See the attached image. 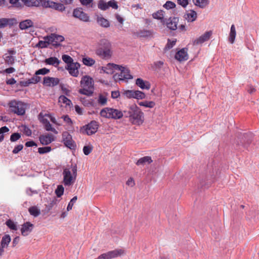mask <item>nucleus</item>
I'll use <instances>...</instances> for the list:
<instances>
[{"instance_id":"f257e3e1","label":"nucleus","mask_w":259,"mask_h":259,"mask_svg":"<svg viewBox=\"0 0 259 259\" xmlns=\"http://www.w3.org/2000/svg\"><path fill=\"white\" fill-rule=\"evenodd\" d=\"M124 116L128 117L133 124L139 125L144 122V114L135 104L132 105L127 110L124 111Z\"/></svg>"},{"instance_id":"f03ea898","label":"nucleus","mask_w":259,"mask_h":259,"mask_svg":"<svg viewBox=\"0 0 259 259\" xmlns=\"http://www.w3.org/2000/svg\"><path fill=\"white\" fill-rule=\"evenodd\" d=\"M96 50L97 55L102 59H107L111 57L113 52L111 43L106 39H102L97 44Z\"/></svg>"},{"instance_id":"7ed1b4c3","label":"nucleus","mask_w":259,"mask_h":259,"mask_svg":"<svg viewBox=\"0 0 259 259\" xmlns=\"http://www.w3.org/2000/svg\"><path fill=\"white\" fill-rule=\"evenodd\" d=\"M77 167L76 165H71L63 169V183L65 186H70L75 182L77 177Z\"/></svg>"},{"instance_id":"20e7f679","label":"nucleus","mask_w":259,"mask_h":259,"mask_svg":"<svg viewBox=\"0 0 259 259\" xmlns=\"http://www.w3.org/2000/svg\"><path fill=\"white\" fill-rule=\"evenodd\" d=\"M80 85L82 89L79 90L80 94L89 96L93 94L94 81L91 77L87 75L82 77L80 81Z\"/></svg>"},{"instance_id":"39448f33","label":"nucleus","mask_w":259,"mask_h":259,"mask_svg":"<svg viewBox=\"0 0 259 259\" xmlns=\"http://www.w3.org/2000/svg\"><path fill=\"white\" fill-rule=\"evenodd\" d=\"M8 106L11 112L22 116L25 114L27 104L21 101L13 100L9 102Z\"/></svg>"},{"instance_id":"423d86ee","label":"nucleus","mask_w":259,"mask_h":259,"mask_svg":"<svg viewBox=\"0 0 259 259\" xmlns=\"http://www.w3.org/2000/svg\"><path fill=\"white\" fill-rule=\"evenodd\" d=\"M100 115L106 118H113L118 119L124 116V112L112 108L106 107L102 109L100 111Z\"/></svg>"},{"instance_id":"0eeeda50","label":"nucleus","mask_w":259,"mask_h":259,"mask_svg":"<svg viewBox=\"0 0 259 259\" xmlns=\"http://www.w3.org/2000/svg\"><path fill=\"white\" fill-rule=\"evenodd\" d=\"M62 142L64 145L70 149L74 150L76 147L72 136L68 132H64L62 133Z\"/></svg>"},{"instance_id":"6e6552de","label":"nucleus","mask_w":259,"mask_h":259,"mask_svg":"<svg viewBox=\"0 0 259 259\" xmlns=\"http://www.w3.org/2000/svg\"><path fill=\"white\" fill-rule=\"evenodd\" d=\"M124 253V251L123 249H117L103 253L96 259H111L121 256Z\"/></svg>"},{"instance_id":"1a4fd4ad","label":"nucleus","mask_w":259,"mask_h":259,"mask_svg":"<svg viewBox=\"0 0 259 259\" xmlns=\"http://www.w3.org/2000/svg\"><path fill=\"white\" fill-rule=\"evenodd\" d=\"M110 65L111 66V65ZM111 66L116 67L118 70L120 71L118 75L120 80H127L133 78V76L130 74V70L127 68L118 65H111Z\"/></svg>"},{"instance_id":"9d476101","label":"nucleus","mask_w":259,"mask_h":259,"mask_svg":"<svg viewBox=\"0 0 259 259\" xmlns=\"http://www.w3.org/2000/svg\"><path fill=\"white\" fill-rule=\"evenodd\" d=\"M47 38L50 41V44L55 47L60 46V43L64 40V36L55 33L47 35Z\"/></svg>"},{"instance_id":"9b49d317","label":"nucleus","mask_w":259,"mask_h":259,"mask_svg":"<svg viewBox=\"0 0 259 259\" xmlns=\"http://www.w3.org/2000/svg\"><path fill=\"white\" fill-rule=\"evenodd\" d=\"M123 94L128 98H135L139 100L145 98V94L140 91L126 90L124 92Z\"/></svg>"},{"instance_id":"f8f14e48","label":"nucleus","mask_w":259,"mask_h":259,"mask_svg":"<svg viewBox=\"0 0 259 259\" xmlns=\"http://www.w3.org/2000/svg\"><path fill=\"white\" fill-rule=\"evenodd\" d=\"M83 127L85 128V133L88 135H92L97 132L99 127V124L98 122L93 120Z\"/></svg>"},{"instance_id":"ddd939ff","label":"nucleus","mask_w":259,"mask_h":259,"mask_svg":"<svg viewBox=\"0 0 259 259\" xmlns=\"http://www.w3.org/2000/svg\"><path fill=\"white\" fill-rule=\"evenodd\" d=\"M73 16L84 22L89 21V16L82 11L81 8L75 9L73 10Z\"/></svg>"},{"instance_id":"4468645a","label":"nucleus","mask_w":259,"mask_h":259,"mask_svg":"<svg viewBox=\"0 0 259 259\" xmlns=\"http://www.w3.org/2000/svg\"><path fill=\"white\" fill-rule=\"evenodd\" d=\"M80 67V64L77 62H73L67 65L66 69L68 70L69 74L74 77H77L78 75V68Z\"/></svg>"},{"instance_id":"2eb2a0df","label":"nucleus","mask_w":259,"mask_h":259,"mask_svg":"<svg viewBox=\"0 0 259 259\" xmlns=\"http://www.w3.org/2000/svg\"><path fill=\"white\" fill-rule=\"evenodd\" d=\"M175 59L180 62L185 61L188 59V49L183 48L176 53Z\"/></svg>"},{"instance_id":"dca6fc26","label":"nucleus","mask_w":259,"mask_h":259,"mask_svg":"<svg viewBox=\"0 0 259 259\" xmlns=\"http://www.w3.org/2000/svg\"><path fill=\"white\" fill-rule=\"evenodd\" d=\"M42 145H47L55 140L54 136L51 134H46L40 135L39 138Z\"/></svg>"},{"instance_id":"f3484780","label":"nucleus","mask_w":259,"mask_h":259,"mask_svg":"<svg viewBox=\"0 0 259 259\" xmlns=\"http://www.w3.org/2000/svg\"><path fill=\"white\" fill-rule=\"evenodd\" d=\"M59 81L58 78L46 76L44 78L43 84L48 87H54L58 85Z\"/></svg>"},{"instance_id":"a211bd4d","label":"nucleus","mask_w":259,"mask_h":259,"mask_svg":"<svg viewBox=\"0 0 259 259\" xmlns=\"http://www.w3.org/2000/svg\"><path fill=\"white\" fill-rule=\"evenodd\" d=\"M212 34L211 31H206L203 34L199 36L198 38L195 39L193 41L194 45H197L201 44L204 42L208 40Z\"/></svg>"},{"instance_id":"6ab92c4d","label":"nucleus","mask_w":259,"mask_h":259,"mask_svg":"<svg viewBox=\"0 0 259 259\" xmlns=\"http://www.w3.org/2000/svg\"><path fill=\"white\" fill-rule=\"evenodd\" d=\"M33 227V225L29 222L24 223L21 229V234L24 236H27L31 232Z\"/></svg>"},{"instance_id":"aec40b11","label":"nucleus","mask_w":259,"mask_h":259,"mask_svg":"<svg viewBox=\"0 0 259 259\" xmlns=\"http://www.w3.org/2000/svg\"><path fill=\"white\" fill-rule=\"evenodd\" d=\"M185 19L189 22L195 21L197 18V13L193 10H190L185 14Z\"/></svg>"},{"instance_id":"412c9836","label":"nucleus","mask_w":259,"mask_h":259,"mask_svg":"<svg viewBox=\"0 0 259 259\" xmlns=\"http://www.w3.org/2000/svg\"><path fill=\"white\" fill-rule=\"evenodd\" d=\"M178 21L179 19L178 18H169L166 22L167 27L172 30L177 29Z\"/></svg>"},{"instance_id":"4be33fe9","label":"nucleus","mask_w":259,"mask_h":259,"mask_svg":"<svg viewBox=\"0 0 259 259\" xmlns=\"http://www.w3.org/2000/svg\"><path fill=\"white\" fill-rule=\"evenodd\" d=\"M136 84L142 90H149L151 87L148 81L140 78L136 79Z\"/></svg>"},{"instance_id":"5701e85b","label":"nucleus","mask_w":259,"mask_h":259,"mask_svg":"<svg viewBox=\"0 0 259 259\" xmlns=\"http://www.w3.org/2000/svg\"><path fill=\"white\" fill-rule=\"evenodd\" d=\"M60 62L61 61L55 57H51L45 60V63L46 64L53 65L55 67L58 66Z\"/></svg>"},{"instance_id":"b1692460","label":"nucleus","mask_w":259,"mask_h":259,"mask_svg":"<svg viewBox=\"0 0 259 259\" xmlns=\"http://www.w3.org/2000/svg\"><path fill=\"white\" fill-rule=\"evenodd\" d=\"M33 26V22L30 19H26L19 23V27L22 30L27 29Z\"/></svg>"},{"instance_id":"393cba45","label":"nucleus","mask_w":259,"mask_h":259,"mask_svg":"<svg viewBox=\"0 0 259 259\" xmlns=\"http://www.w3.org/2000/svg\"><path fill=\"white\" fill-rule=\"evenodd\" d=\"M152 158L150 156H144L140 158L136 163L138 166L145 165L146 164H150L152 162Z\"/></svg>"},{"instance_id":"a878e982","label":"nucleus","mask_w":259,"mask_h":259,"mask_svg":"<svg viewBox=\"0 0 259 259\" xmlns=\"http://www.w3.org/2000/svg\"><path fill=\"white\" fill-rule=\"evenodd\" d=\"M236 35V31L235 27L234 24H232L231 26L230 32L229 33V38H228L229 41L231 44H233L234 42Z\"/></svg>"},{"instance_id":"bb28decb","label":"nucleus","mask_w":259,"mask_h":259,"mask_svg":"<svg viewBox=\"0 0 259 259\" xmlns=\"http://www.w3.org/2000/svg\"><path fill=\"white\" fill-rule=\"evenodd\" d=\"M97 21L98 24L103 27L108 28L110 26L109 21L103 17H98Z\"/></svg>"},{"instance_id":"cd10ccee","label":"nucleus","mask_w":259,"mask_h":259,"mask_svg":"<svg viewBox=\"0 0 259 259\" xmlns=\"http://www.w3.org/2000/svg\"><path fill=\"white\" fill-rule=\"evenodd\" d=\"M152 35V32L151 30L146 29L140 30L137 32V36L140 37H149Z\"/></svg>"},{"instance_id":"c85d7f7f","label":"nucleus","mask_w":259,"mask_h":259,"mask_svg":"<svg viewBox=\"0 0 259 259\" xmlns=\"http://www.w3.org/2000/svg\"><path fill=\"white\" fill-rule=\"evenodd\" d=\"M11 237L9 235H4L1 241V248L3 249L8 246V244L11 241Z\"/></svg>"},{"instance_id":"c756f323","label":"nucleus","mask_w":259,"mask_h":259,"mask_svg":"<svg viewBox=\"0 0 259 259\" xmlns=\"http://www.w3.org/2000/svg\"><path fill=\"white\" fill-rule=\"evenodd\" d=\"M44 40H39L36 46L40 48H46L50 45V41L47 38V36L44 37Z\"/></svg>"},{"instance_id":"7c9ffc66","label":"nucleus","mask_w":259,"mask_h":259,"mask_svg":"<svg viewBox=\"0 0 259 259\" xmlns=\"http://www.w3.org/2000/svg\"><path fill=\"white\" fill-rule=\"evenodd\" d=\"M193 4L200 8H205L208 4V0H192Z\"/></svg>"},{"instance_id":"2f4dec72","label":"nucleus","mask_w":259,"mask_h":259,"mask_svg":"<svg viewBox=\"0 0 259 259\" xmlns=\"http://www.w3.org/2000/svg\"><path fill=\"white\" fill-rule=\"evenodd\" d=\"M110 65H116L114 63H108L106 66L103 67V71L107 74H112L113 72V70H117L116 67L113 66H110Z\"/></svg>"},{"instance_id":"473e14b6","label":"nucleus","mask_w":259,"mask_h":259,"mask_svg":"<svg viewBox=\"0 0 259 259\" xmlns=\"http://www.w3.org/2000/svg\"><path fill=\"white\" fill-rule=\"evenodd\" d=\"M49 116H51L50 114H43L42 112H40L38 116V118L39 120L40 121V122L43 124H46V123H48L49 122L48 119L46 118V117H48L49 118Z\"/></svg>"},{"instance_id":"72a5a7b5","label":"nucleus","mask_w":259,"mask_h":259,"mask_svg":"<svg viewBox=\"0 0 259 259\" xmlns=\"http://www.w3.org/2000/svg\"><path fill=\"white\" fill-rule=\"evenodd\" d=\"M164 12L163 10H159L152 14L153 18L160 20L161 22L163 21Z\"/></svg>"},{"instance_id":"f704fd0d","label":"nucleus","mask_w":259,"mask_h":259,"mask_svg":"<svg viewBox=\"0 0 259 259\" xmlns=\"http://www.w3.org/2000/svg\"><path fill=\"white\" fill-rule=\"evenodd\" d=\"M28 210L30 214L34 217L38 216L40 213V210L36 206L30 207Z\"/></svg>"},{"instance_id":"c9c22d12","label":"nucleus","mask_w":259,"mask_h":259,"mask_svg":"<svg viewBox=\"0 0 259 259\" xmlns=\"http://www.w3.org/2000/svg\"><path fill=\"white\" fill-rule=\"evenodd\" d=\"M82 62L85 65L92 66L95 64V61L91 58L86 57L82 59Z\"/></svg>"},{"instance_id":"e433bc0d","label":"nucleus","mask_w":259,"mask_h":259,"mask_svg":"<svg viewBox=\"0 0 259 259\" xmlns=\"http://www.w3.org/2000/svg\"><path fill=\"white\" fill-rule=\"evenodd\" d=\"M139 104L142 106H144L148 108H153L155 106V103L153 101H145L140 102Z\"/></svg>"},{"instance_id":"4c0bfd02","label":"nucleus","mask_w":259,"mask_h":259,"mask_svg":"<svg viewBox=\"0 0 259 259\" xmlns=\"http://www.w3.org/2000/svg\"><path fill=\"white\" fill-rule=\"evenodd\" d=\"M98 7L99 9L103 11H105L109 8L108 2L106 3L102 0L100 1L99 2L98 4Z\"/></svg>"},{"instance_id":"58836bf2","label":"nucleus","mask_w":259,"mask_h":259,"mask_svg":"<svg viewBox=\"0 0 259 259\" xmlns=\"http://www.w3.org/2000/svg\"><path fill=\"white\" fill-rule=\"evenodd\" d=\"M9 131V128L6 126L0 128V142L3 141L4 138V134L6 133H8Z\"/></svg>"},{"instance_id":"ea45409f","label":"nucleus","mask_w":259,"mask_h":259,"mask_svg":"<svg viewBox=\"0 0 259 259\" xmlns=\"http://www.w3.org/2000/svg\"><path fill=\"white\" fill-rule=\"evenodd\" d=\"M59 102L65 104L66 105H70L71 104V101L64 95L59 97Z\"/></svg>"},{"instance_id":"a19ab883","label":"nucleus","mask_w":259,"mask_h":259,"mask_svg":"<svg viewBox=\"0 0 259 259\" xmlns=\"http://www.w3.org/2000/svg\"><path fill=\"white\" fill-rule=\"evenodd\" d=\"M64 188L62 185H58L55 190V193L58 197H60L64 193Z\"/></svg>"},{"instance_id":"79ce46f5","label":"nucleus","mask_w":259,"mask_h":259,"mask_svg":"<svg viewBox=\"0 0 259 259\" xmlns=\"http://www.w3.org/2000/svg\"><path fill=\"white\" fill-rule=\"evenodd\" d=\"M22 4L28 7L35 6L37 5L35 0H21Z\"/></svg>"},{"instance_id":"37998d69","label":"nucleus","mask_w":259,"mask_h":259,"mask_svg":"<svg viewBox=\"0 0 259 259\" xmlns=\"http://www.w3.org/2000/svg\"><path fill=\"white\" fill-rule=\"evenodd\" d=\"M5 60L7 64L8 65H12L15 62V58L11 55H7L5 54Z\"/></svg>"},{"instance_id":"c03bdc74","label":"nucleus","mask_w":259,"mask_h":259,"mask_svg":"<svg viewBox=\"0 0 259 259\" xmlns=\"http://www.w3.org/2000/svg\"><path fill=\"white\" fill-rule=\"evenodd\" d=\"M63 61L67 64V66L73 62V59L67 55H63L62 56Z\"/></svg>"},{"instance_id":"a18cd8bd","label":"nucleus","mask_w":259,"mask_h":259,"mask_svg":"<svg viewBox=\"0 0 259 259\" xmlns=\"http://www.w3.org/2000/svg\"><path fill=\"white\" fill-rule=\"evenodd\" d=\"M7 226L11 230H17V227L15 222L12 221L11 220H8L6 223Z\"/></svg>"},{"instance_id":"49530a36","label":"nucleus","mask_w":259,"mask_h":259,"mask_svg":"<svg viewBox=\"0 0 259 259\" xmlns=\"http://www.w3.org/2000/svg\"><path fill=\"white\" fill-rule=\"evenodd\" d=\"M51 150V147L49 146L39 147L38 149V152L40 154H43L50 152Z\"/></svg>"},{"instance_id":"de8ad7c7","label":"nucleus","mask_w":259,"mask_h":259,"mask_svg":"<svg viewBox=\"0 0 259 259\" xmlns=\"http://www.w3.org/2000/svg\"><path fill=\"white\" fill-rule=\"evenodd\" d=\"M9 2L13 7L21 8L22 7L21 0H9Z\"/></svg>"},{"instance_id":"09e8293b","label":"nucleus","mask_w":259,"mask_h":259,"mask_svg":"<svg viewBox=\"0 0 259 259\" xmlns=\"http://www.w3.org/2000/svg\"><path fill=\"white\" fill-rule=\"evenodd\" d=\"M44 126L47 131H51L55 134H58V132L56 130L55 128L52 127V125L50 122L46 123V124H44Z\"/></svg>"},{"instance_id":"8fccbe9b","label":"nucleus","mask_w":259,"mask_h":259,"mask_svg":"<svg viewBox=\"0 0 259 259\" xmlns=\"http://www.w3.org/2000/svg\"><path fill=\"white\" fill-rule=\"evenodd\" d=\"M49 72H50L49 69H48L46 68H41V69H40L37 70L35 72V74L36 75H40V74L45 75V74H48Z\"/></svg>"},{"instance_id":"3c124183","label":"nucleus","mask_w":259,"mask_h":259,"mask_svg":"<svg viewBox=\"0 0 259 259\" xmlns=\"http://www.w3.org/2000/svg\"><path fill=\"white\" fill-rule=\"evenodd\" d=\"M77 197L76 196L73 197L71 199V200L70 201V202H69L68 204V206L67 207V211H69L71 209H72V207H73V204H74V203H75L76 201L77 200Z\"/></svg>"},{"instance_id":"603ef678","label":"nucleus","mask_w":259,"mask_h":259,"mask_svg":"<svg viewBox=\"0 0 259 259\" xmlns=\"http://www.w3.org/2000/svg\"><path fill=\"white\" fill-rule=\"evenodd\" d=\"M175 7L176 4L171 1H167L163 5V7L167 10L174 8Z\"/></svg>"},{"instance_id":"864d4df0","label":"nucleus","mask_w":259,"mask_h":259,"mask_svg":"<svg viewBox=\"0 0 259 259\" xmlns=\"http://www.w3.org/2000/svg\"><path fill=\"white\" fill-rule=\"evenodd\" d=\"M98 101V103L101 105H104L107 103V98L102 95H100Z\"/></svg>"},{"instance_id":"5fc2aeb1","label":"nucleus","mask_w":259,"mask_h":259,"mask_svg":"<svg viewBox=\"0 0 259 259\" xmlns=\"http://www.w3.org/2000/svg\"><path fill=\"white\" fill-rule=\"evenodd\" d=\"M10 20L7 18L0 19V28L6 27L9 23Z\"/></svg>"},{"instance_id":"6e6d98bb","label":"nucleus","mask_w":259,"mask_h":259,"mask_svg":"<svg viewBox=\"0 0 259 259\" xmlns=\"http://www.w3.org/2000/svg\"><path fill=\"white\" fill-rule=\"evenodd\" d=\"M176 42V40H170L168 39L167 43L165 47V49L169 50V49L172 48L175 45Z\"/></svg>"},{"instance_id":"4d7b16f0","label":"nucleus","mask_w":259,"mask_h":259,"mask_svg":"<svg viewBox=\"0 0 259 259\" xmlns=\"http://www.w3.org/2000/svg\"><path fill=\"white\" fill-rule=\"evenodd\" d=\"M21 137V135L19 133H15L13 134L10 137L11 142H15L19 140Z\"/></svg>"},{"instance_id":"13d9d810","label":"nucleus","mask_w":259,"mask_h":259,"mask_svg":"<svg viewBox=\"0 0 259 259\" xmlns=\"http://www.w3.org/2000/svg\"><path fill=\"white\" fill-rule=\"evenodd\" d=\"M15 71V69L13 67H9L5 70L0 71V73L2 74H11Z\"/></svg>"},{"instance_id":"bf43d9fd","label":"nucleus","mask_w":259,"mask_h":259,"mask_svg":"<svg viewBox=\"0 0 259 259\" xmlns=\"http://www.w3.org/2000/svg\"><path fill=\"white\" fill-rule=\"evenodd\" d=\"M108 8L111 7L114 9H117L118 6L117 5V2L115 0H111L108 2Z\"/></svg>"},{"instance_id":"052dcab7","label":"nucleus","mask_w":259,"mask_h":259,"mask_svg":"<svg viewBox=\"0 0 259 259\" xmlns=\"http://www.w3.org/2000/svg\"><path fill=\"white\" fill-rule=\"evenodd\" d=\"M92 151V147L90 146H85L83 148V152L85 155H88Z\"/></svg>"},{"instance_id":"680f3d73","label":"nucleus","mask_w":259,"mask_h":259,"mask_svg":"<svg viewBox=\"0 0 259 259\" xmlns=\"http://www.w3.org/2000/svg\"><path fill=\"white\" fill-rule=\"evenodd\" d=\"M40 80V77L36 75L29 79L30 83H36Z\"/></svg>"},{"instance_id":"e2e57ef3","label":"nucleus","mask_w":259,"mask_h":259,"mask_svg":"<svg viewBox=\"0 0 259 259\" xmlns=\"http://www.w3.org/2000/svg\"><path fill=\"white\" fill-rule=\"evenodd\" d=\"M178 4L183 8H186L188 5V0H177Z\"/></svg>"},{"instance_id":"0e129e2a","label":"nucleus","mask_w":259,"mask_h":259,"mask_svg":"<svg viewBox=\"0 0 259 259\" xmlns=\"http://www.w3.org/2000/svg\"><path fill=\"white\" fill-rule=\"evenodd\" d=\"M23 148V146L22 144H20L16 146L13 149L12 152L14 154H17Z\"/></svg>"},{"instance_id":"69168bd1","label":"nucleus","mask_w":259,"mask_h":259,"mask_svg":"<svg viewBox=\"0 0 259 259\" xmlns=\"http://www.w3.org/2000/svg\"><path fill=\"white\" fill-rule=\"evenodd\" d=\"M64 121L66 122L69 125H71L72 123V120L68 115H64L62 117Z\"/></svg>"},{"instance_id":"338daca9","label":"nucleus","mask_w":259,"mask_h":259,"mask_svg":"<svg viewBox=\"0 0 259 259\" xmlns=\"http://www.w3.org/2000/svg\"><path fill=\"white\" fill-rule=\"evenodd\" d=\"M126 185L131 187H133L135 185V181L132 178H130L128 179L126 183Z\"/></svg>"},{"instance_id":"774afa93","label":"nucleus","mask_w":259,"mask_h":259,"mask_svg":"<svg viewBox=\"0 0 259 259\" xmlns=\"http://www.w3.org/2000/svg\"><path fill=\"white\" fill-rule=\"evenodd\" d=\"M120 95L119 92L118 91H112L111 92V97L113 99L117 98Z\"/></svg>"}]
</instances>
